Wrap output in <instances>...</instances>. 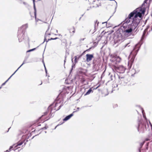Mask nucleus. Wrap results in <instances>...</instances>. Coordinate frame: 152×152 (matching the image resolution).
<instances>
[{"instance_id":"obj_1","label":"nucleus","mask_w":152,"mask_h":152,"mask_svg":"<svg viewBox=\"0 0 152 152\" xmlns=\"http://www.w3.org/2000/svg\"><path fill=\"white\" fill-rule=\"evenodd\" d=\"M148 0H145L140 6L130 13L127 18L120 24V27L114 33L113 45L132 35L134 31L140 22L146 10L145 4ZM151 0H149V1Z\"/></svg>"},{"instance_id":"obj_2","label":"nucleus","mask_w":152,"mask_h":152,"mask_svg":"<svg viewBox=\"0 0 152 152\" xmlns=\"http://www.w3.org/2000/svg\"><path fill=\"white\" fill-rule=\"evenodd\" d=\"M136 106L138 107L141 110L145 120L143 121L142 119H138V121L137 130L140 133H143L145 131H149L150 130L148 120L146 116L144 115L145 112L143 108L139 105H136Z\"/></svg>"},{"instance_id":"obj_3","label":"nucleus","mask_w":152,"mask_h":152,"mask_svg":"<svg viewBox=\"0 0 152 152\" xmlns=\"http://www.w3.org/2000/svg\"><path fill=\"white\" fill-rule=\"evenodd\" d=\"M28 24L26 23L23 25L22 27L19 28L18 32L17 37L18 38L19 42H21L23 40L28 41L29 44V37L27 34L26 35L25 34L26 29L28 28Z\"/></svg>"},{"instance_id":"obj_4","label":"nucleus","mask_w":152,"mask_h":152,"mask_svg":"<svg viewBox=\"0 0 152 152\" xmlns=\"http://www.w3.org/2000/svg\"><path fill=\"white\" fill-rule=\"evenodd\" d=\"M141 45V44L138 43L136 44L134 47L131 53V55L129 57V60L128 61V66L129 69H130L134 63V59L138 52L139 51Z\"/></svg>"},{"instance_id":"obj_5","label":"nucleus","mask_w":152,"mask_h":152,"mask_svg":"<svg viewBox=\"0 0 152 152\" xmlns=\"http://www.w3.org/2000/svg\"><path fill=\"white\" fill-rule=\"evenodd\" d=\"M128 81L127 77H125V78L118 79L117 83L118 85H125L127 83Z\"/></svg>"},{"instance_id":"obj_6","label":"nucleus","mask_w":152,"mask_h":152,"mask_svg":"<svg viewBox=\"0 0 152 152\" xmlns=\"http://www.w3.org/2000/svg\"><path fill=\"white\" fill-rule=\"evenodd\" d=\"M26 139V135H22L21 137L22 141L20 140L18 142L17 144L16 145V147H17L18 146H20L22 145L25 142Z\"/></svg>"},{"instance_id":"obj_7","label":"nucleus","mask_w":152,"mask_h":152,"mask_svg":"<svg viewBox=\"0 0 152 152\" xmlns=\"http://www.w3.org/2000/svg\"><path fill=\"white\" fill-rule=\"evenodd\" d=\"M121 60V58L119 57H117L112 59H110V61L112 62H113L116 64H117L118 63H120Z\"/></svg>"},{"instance_id":"obj_8","label":"nucleus","mask_w":152,"mask_h":152,"mask_svg":"<svg viewBox=\"0 0 152 152\" xmlns=\"http://www.w3.org/2000/svg\"><path fill=\"white\" fill-rule=\"evenodd\" d=\"M86 61L88 62L91 61L92 58H94V54H87L86 55Z\"/></svg>"},{"instance_id":"obj_9","label":"nucleus","mask_w":152,"mask_h":152,"mask_svg":"<svg viewBox=\"0 0 152 152\" xmlns=\"http://www.w3.org/2000/svg\"><path fill=\"white\" fill-rule=\"evenodd\" d=\"M77 112V111H74L72 113L66 116L63 120V122L66 121L69 119L74 115L73 113Z\"/></svg>"},{"instance_id":"obj_10","label":"nucleus","mask_w":152,"mask_h":152,"mask_svg":"<svg viewBox=\"0 0 152 152\" xmlns=\"http://www.w3.org/2000/svg\"><path fill=\"white\" fill-rule=\"evenodd\" d=\"M118 70L119 71H117L118 73H124L126 70V68L123 66L120 65L118 67Z\"/></svg>"},{"instance_id":"obj_11","label":"nucleus","mask_w":152,"mask_h":152,"mask_svg":"<svg viewBox=\"0 0 152 152\" xmlns=\"http://www.w3.org/2000/svg\"><path fill=\"white\" fill-rule=\"evenodd\" d=\"M124 73H118L117 75L118 76V79H124L125 78V77H128V76L126 74H124Z\"/></svg>"},{"instance_id":"obj_12","label":"nucleus","mask_w":152,"mask_h":152,"mask_svg":"<svg viewBox=\"0 0 152 152\" xmlns=\"http://www.w3.org/2000/svg\"><path fill=\"white\" fill-rule=\"evenodd\" d=\"M41 119V117H40L39 119L36 121V122L33 124V125L36 126H40L41 125L40 124V123L42 122Z\"/></svg>"},{"instance_id":"obj_13","label":"nucleus","mask_w":152,"mask_h":152,"mask_svg":"<svg viewBox=\"0 0 152 152\" xmlns=\"http://www.w3.org/2000/svg\"><path fill=\"white\" fill-rule=\"evenodd\" d=\"M33 1V8L34 10V16L35 17V18L36 20L37 19V10L35 6V0H32Z\"/></svg>"},{"instance_id":"obj_14","label":"nucleus","mask_w":152,"mask_h":152,"mask_svg":"<svg viewBox=\"0 0 152 152\" xmlns=\"http://www.w3.org/2000/svg\"><path fill=\"white\" fill-rule=\"evenodd\" d=\"M148 34V32L145 29L144 31L143 32L142 35L141 37V39L142 40L144 39Z\"/></svg>"},{"instance_id":"obj_15","label":"nucleus","mask_w":152,"mask_h":152,"mask_svg":"<svg viewBox=\"0 0 152 152\" xmlns=\"http://www.w3.org/2000/svg\"><path fill=\"white\" fill-rule=\"evenodd\" d=\"M82 55H77L75 56L74 57L75 61L74 63H77L78 62V60L80 58L82 57Z\"/></svg>"},{"instance_id":"obj_16","label":"nucleus","mask_w":152,"mask_h":152,"mask_svg":"<svg viewBox=\"0 0 152 152\" xmlns=\"http://www.w3.org/2000/svg\"><path fill=\"white\" fill-rule=\"evenodd\" d=\"M96 23H97V26H98V24L99 23V22H98V20H96L95 22V24H94V31L92 33V34H93L94 33V32H95L96 31Z\"/></svg>"},{"instance_id":"obj_17","label":"nucleus","mask_w":152,"mask_h":152,"mask_svg":"<svg viewBox=\"0 0 152 152\" xmlns=\"http://www.w3.org/2000/svg\"><path fill=\"white\" fill-rule=\"evenodd\" d=\"M93 90L92 88H90L87 91V92L85 94L84 96H86L90 94L91 92H93Z\"/></svg>"},{"instance_id":"obj_18","label":"nucleus","mask_w":152,"mask_h":152,"mask_svg":"<svg viewBox=\"0 0 152 152\" xmlns=\"http://www.w3.org/2000/svg\"><path fill=\"white\" fill-rule=\"evenodd\" d=\"M16 148H17L16 145L14 144L12 145L11 146L9 149L10 151L12 150L15 151L16 149Z\"/></svg>"},{"instance_id":"obj_19","label":"nucleus","mask_w":152,"mask_h":152,"mask_svg":"<svg viewBox=\"0 0 152 152\" xmlns=\"http://www.w3.org/2000/svg\"><path fill=\"white\" fill-rule=\"evenodd\" d=\"M29 55H28V56H26L25 57L24 60L23 61V62L24 63H25V64L29 63V62H28L26 61L29 58Z\"/></svg>"},{"instance_id":"obj_20","label":"nucleus","mask_w":152,"mask_h":152,"mask_svg":"<svg viewBox=\"0 0 152 152\" xmlns=\"http://www.w3.org/2000/svg\"><path fill=\"white\" fill-rule=\"evenodd\" d=\"M38 47H39V46H37V47H36V48H33L32 49L28 50L26 51V52L27 53L30 52H31L34 51V50H36V49Z\"/></svg>"},{"instance_id":"obj_21","label":"nucleus","mask_w":152,"mask_h":152,"mask_svg":"<svg viewBox=\"0 0 152 152\" xmlns=\"http://www.w3.org/2000/svg\"><path fill=\"white\" fill-rule=\"evenodd\" d=\"M114 1H115V3H116V7H115V11H114V12L113 13V14L112 15H111V16L110 17V18H109L108 19V20H109L110 19V18L111 17H112V16H113V15L115 13V12L116 11V8H117V2H116V1H115V0Z\"/></svg>"},{"instance_id":"obj_22","label":"nucleus","mask_w":152,"mask_h":152,"mask_svg":"<svg viewBox=\"0 0 152 152\" xmlns=\"http://www.w3.org/2000/svg\"><path fill=\"white\" fill-rule=\"evenodd\" d=\"M54 104V103L51 104L48 107V110H51V111L52 110V109H53V108L52 107V106H53V105Z\"/></svg>"},{"instance_id":"obj_23","label":"nucleus","mask_w":152,"mask_h":152,"mask_svg":"<svg viewBox=\"0 0 152 152\" xmlns=\"http://www.w3.org/2000/svg\"><path fill=\"white\" fill-rule=\"evenodd\" d=\"M130 42L131 41H129V42L127 43L124 46V48H125L126 47H129V46H130V45H129L130 44Z\"/></svg>"},{"instance_id":"obj_24","label":"nucleus","mask_w":152,"mask_h":152,"mask_svg":"<svg viewBox=\"0 0 152 152\" xmlns=\"http://www.w3.org/2000/svg\"><path fill=\"white\" fill-rule=\"evenodd\" d=\"M10 78L11 77H10L6 81L2 84V86H4Z\"/></svg>"},{"instance_id":"obj_25","label":"nucleus","mask_w":152,"mask_h":152,"mask_svg":"<svg viewBox=\"0 0 152 152\" xmlns=\"http://www.w3.org/2000/svg\"><path fill=\"white\" fill-rule=\"evenodd\" d=\"M59 38L58 37H55V38H51L50 39H48V40L47 41H49L51 40H56L57 39H58Z\"/></svg>"},{"instance_id":"obj_26","label":"nucleus","mask_w":152,"mask_h":152,"mask_svg":"<svg viewBox=\"0 0 152 152\" xmlns=\"http://www.w3.org/2000/svg\"><path fill=\"white\" fill-rule=\"evenodd\" d=\"M96 60L94 59L92 61V64H93V67H95L96 66Z\"/></svg>"},{"instance_id":"obj_27","label":"nucleus","mask_w":152,"mask_h":152,"mask_svg":"<svg viewBox=\"0 0 152 152\" xmlns=\"http://www.w3.org/2000/svg\"><path fill=\"white\" fill-rule=\"evenodd\" d=\"M46 34H45V36H44V41L41 44H43L44 43V42H46L47 43L48 42V41H47L48 40H47V39L46 38Z\"/></svg>"},{"instance_id":"obj_28","label":"nucleus","mask_w":152,"mask_h":152,"mask_svg":"<svg viewBox=\"0 0 152 152\" xmlns=\"http://www.w3.org/2000/svg\"><path fill=\"white\" fill-rule=\"evenodd\" d=\"M47 126V124H46L45 126V127L42 128H41V129L39 130H43V129H46L48 128V126Z\"/></svg>"},{"instance_id":"obj_29","label":"nucleus","mask_w":152,"mask_h":152,"mask_svg":"<svg viewBox=\"0 0 152 152\" xmlns=\"http://www.w3.org/2000/svg\"><path fill=\"white\" fill-rule=\"evenodd\" d=\"M94 47L91 46V47H90L89 49L86 50V52H88V51H90L91 49H94Z\"/></svg>"},{"instance_id":"obj_30","label":"nucleus","mask_w":152,"mask_h":152,"mask_svg":"<svg viewBox=\"0 0 152 152\" xmlns=\"http://www.w3.org/2000/svg\"><path fill=\"white\" fill-rule=\"evenodd\" d=\"M46 44H47V43L46 44V45H45V50H44V52L43 53V55H42V56H43V59L42 61V62L43 63V64H44V56H43V55H44V51H45V48H46Z\"/></svg>"},{"instance_id":"obj_31","label":"nucleus","mask_w":152,"mask_h":152,"mask_svg":"<svg viewBox=\"0 0 152 152\" xmlns=\"http://www.w3.org/2000/svg\"><path fill=\"white\" fill-rule=\"evenodd\" d=\"M73 70V68H71V69L70 70V72H69V75L68 76L69 77L70 76V75L72 72V71Z\"/></svg>"},{"instance_id":"obj_32","label":"nucleus","mask_w":152,"mask_h":152,"mask_svg":"<svg viewBox=\"0 0 152 152\" xmlns=\"http://www.w3.org/2000/svg\"><path fill=\"white\" fill-rule=\"evenodd\" d=\"M93 44L94 45V46H92V47H94V48L95 47H96L97 45L98 44V43H96V42H93Z\"/></svg>"},{"instance_id":"obj_33","label":"nucleus","mask_w":152,"mask_h":152,"mask_svg":"<svg viewBox=\"0 0 152 152\" xmlns=\"http://www.w3.org/2000/svg\"><path fill=\"white\" fill-rule=\"evenodd\" d=\"M48 111H47V112H45V113H44V114H43L42 116H41V117H43L44 116L46 115H47L48 113Z\"/></svg>"},{"instance_id":"obj_34","label":"nucleus","mask_w":152,"mask_h":152,"mask_svg":"<svg viewBox=\"0 0 152 152\" xmlns=\"http://www.w3.org/2000/svg\"><path fill=\"white\" fill-rule=\"evenodd\" d=\"M63 106V104H61L58 108V109L56 111H58L59 110L61 107Z\"/></svg>"},{"instance_id":"obj_35","label":"nucleus","mask_w":152,"mask_h":152,"mask_svg":"<svg viewBox=\"0 0 152 152\" xmlns=\"http://www.w3.org/2000/svg\"><path fill=\"white\" fill-rule=\"evenodd\" d=\"M76 63H73L72 66V68H75V64H76Z\"/></svg>"},{"instance_id":"obj_36","label":"nucleus","mask_w":152,"mask_h":152,"mask_svg":"<svg viewBox=\"0 0 152 152\" xmlns=\"http://www.w3.org/2000/svg\"><path fill=\"white\" fill-rule=\"evenodd\" d=\"M64 123V122H62V123H61V124H58L56 126L55 128L54 129H56V127L58 126L61 125V124H63V123Z\"/></svg>"},{"instance_id":"obj_37","label":"nucleus","mask_w":152,"mask_h":152,"mask_svg":"<svg viewBox=\"0 0 152 152\" xmlns=\"http://www.w3.org/2000/svg\"><path fill=\"white\" fill-rule=\"evenodd\" d=\"M66 57H67V56H66V55H65V59L64 60V65H65V63L66 62Z\"/></svg>"},{"instance_id":"obj_38","label":"nucleus","mask_w":152,"mask_h":152,"mask_svg":"<svg viewBox=\"0 0 152 152\" xmlns=\"http://www.w3.org/2000/svg\"><path fill=\"white\" fill-rule=\"evenodd\" d=\"M18 1L20 4H21L23 2V1L22 0H18Z\"/></svg>"},{"instance_id":"obj_39","label":"nucleus","mask_w":152,"mask_h":152,"mask_svg":"<svg viewBox=\"0 0 152 152\" xmlns=\"http://www.w3.org/2000/svg\"><path fill=\"white\" fill-rule=\"evenodd\" d=\"M86 52V50L83 51V53L81 54H80V55H82V56Z\"/></svg>"},{"instance_id":"obj_40","label":"nucleus","mask_w":152,"mask_h":152,"mask_svg":"<svg viewBox=\"0 0 152 152\" xmlns=\"http://www.w3.org/2000/svg\"><path fill=\"white\" fill-rule=\"evenodd\" d=\"M23 133H24V132H20V133L19 134H18V136H20V135H21L22 134H23Z\"/></svg>"},{"instance_id":"obj_41","label":"nucleus","mask_w":152,"mask_h":152,"mask_svg":"<svg viewBox=\"0 0 152 152\" xmlns=\"http://www.w3.org/2000/svg\"><path fill=\"white\" fill-rule=\"evenodd\" d=\"M73 31H72V32L73 33H74L75 32V29L74 27H73Z\"/></svg>"},{"instance_id":"obj_42","label":"nucleus","mask_w":152,"mask_h":152,"mask_svg":"<svg viewBox=\"0 0 152 152\" xmlns=\"http://www.w3.org/2000/svg\"><path fill=\"white\" fill-rule=\"evenodd\" d=\"M45 73L46 74V76H47V73H48V71H47V70L46 68L45 69Z\"/></svg>"},{"instance_id":"obj_43","label":"nucleus","mask_w":152,"mask_h":152,"mask_svg":"<svg viewBox=\"0 0 152 152\" xmlns=\"http://www.w3.org/2000/svg\"><path fill=\"white\" fill-rule=\"evenodd\" d=\"M26 137H27V136H26ZM28 139V138H26V140H27L26 141V142H24V145H26V142H28V140H27Z\"/></svg>"},{"instance_id":"obj_44","label":"nucleus","mask_w":152,"mask_h":152,"mask_svg":"<svg viewBox=\"0 0 152 152\" xmlns=\"http://www.w3.org/2000/svg\"><path fill=\"white\" fill-rule=\"evenodd\" d=\"M107 21H105V22H102V24H104V23H106V25L107 26Z\"/></svg>"},{"instance_id":"obj_45","label":"nucleus","mask_w":152,"mask_h":152,"mask_svg":"<svg viewBox=\"0 0 152 152\" xmlns=\"http://www.w3.org/2000/svg\"><path fill=\"white\" fill-rule=\"evenodd\" d=\"M10 151V150L9 149L8 150H7L6 151L4 152H9Z\"/></svg>"},{"instance_id":"obj_46","label":"nucleus","mask_w":152,"mask_h":152,"mask_svg":"<svg viewBox=\"0 0 152 152\" xmlns=\"http://www.w3.org/2000/svg\"><path fill=\"white\" fill-rule=\"evenodd\" d=\"M23 3L25 5H28V4L26 2H23Z\"/></svg>"},{"instance_id":"obj_47","label":"nucleus","mask_w":152,"mask_h":152,"mask_svg":"<svg viewBox=\"0 0 152 152\" xmlns=\"http://www.w3.org/2000/svg\"><path fill=\"white\" fill-rule=\"evenodd\" d=\"M25 64V63H24L23 62V63H22V64L20 65V67H21L23 64Z\"/></svg>"},{"instance_id":"obj_48","label":"nucleus","mask_w":152,"mask_h":152,"mask_svg":"<svg viewBox=\"0 0 152 152\" xmlns=\"http://www.w3.org/2000/svg\"><path fill=\"white\" fill-rule=\"evenodd\" d=\"M112 77H113V76H112V75H111L110 76V79H111V80H113V79Z\"/></svg>"},{"instance_id":"obj_49","label":"nucleus","mask_w":152,"mask_h":152,"mask_svg":"<svg viewBox=\"0 0 152 152\" xmlns=\"http://www.w3.org/2000/svg\"><path fill=\"white\" fill-rule=\"evenodd\" d=\"M66 81H67V80H66V79L65 80V83H66L67 84H69V83H68L67 82H66Z\"/></svg>"},{"instance_id":"obj_50","label":"nucleus","mask_w":152,"mask_h":152,"mask_svg":"<svg viewBox=\"0 0 152 152\" xmlns=\"http://www.w3.org/2000/svg\"><path fill=\"white\" fill-rule=\"evenodd\" d=\"M85 39V38H83V39H80V41H81V40L83 41Z\"/></svg>"},{"instance_id":"obj_51","label":"nucleus","mask_w":152,"mask_h":152,"mask_svg":"<svg viewBox=\"0 0 152 152\" xmlns=\"http://www.w3.org/2000/svg\"><path fill=\"white\" fill-rule=\"evenodd\" d=\"M15 73H13V74H12V75H11V76L10 77L11 78L12 76L13 75H14L15 74Z\"/></svg>"},{"instance_id":"obj_52","label":"nucleus","mask_w":152,"mask_h":152,"mask_svg":"<svg viewBox=\"0 0 152 152\" xmlns=\"http://www.w3.org/2000/svg\"><path fill=\"white\" fill-rule=\"evenodd\" d=\"M57 103L55 104V106H54V107H56L57 105Z\"/></svg>"},{"instance_id":"obj_53","label":"nucleus","mask_w":152,"mask_h":152,"mask_svg":"<svg viewBox=\"0 0 152 152\" xmlns=\"http://www.w3.org/2000/svg\"><path fill=\"white\" fill-rule=\"evenodd\" d=\"M80 108L79 107H77V110H76L75 111H77V112L78 111V110H79V109H80Z\"/></svg>"},{"instance_id":"obj_54","label":"nucleus","mask_w":152,"mask_h":152,"mask_svg":"<svg viewBox=\"0 0 152 152\" xmlns=\"http://www.w3.org/2000/svg\"><path fill=\"white\" fill-rule=\"evenodd\" d=\"M152 30V26H151V30H149V31H151Z\"/></svg>"},{"instance_id":"obj_55","label":"nucleus","mask_w":152,"mask_h":152,"mask_svg":"<svg viewBox=\"0 0 152 152\" xmlns=\"http://www.w3.org/2000/svg\"><path fill=\"white\" fill-rule=\"evenodd\" d=\"M20 68V67L19 66L16 70L17 71Z\"/></svg>"},{"instance_id":"obj_56","label":"nucleus","mask_w":152,"mask_h":152,"mask_svg":"<svg viewBox=\"0 0 152 152\" xmlns=\"http://www.w3.org/2000/svg\"><path fill=\"white\" fill-rule=\"evenodd\" d=\"M20 68V67L19 66L16 70L17 71Z\"/></svg>"},{"instance_id":"obj_57","label":"nucleus","mask_w":152,"mask_h":152,"mask_svg":"<svg viewBox=\"0 0 152 152\" xmlns=\"http://www.w3.org/2000/svg\"><path fill=\"white\" fill-rule=\"evenodd\" d=\"M99 86H98L97 87H96V88H94L93 89V90H94V89H97V88H98Z\"/></svg>"},{"instance_id":"obj_58","label":"nucleus","mask_w":152,"mask_h":152,"mask_svg":"<svg viewBox=\"0 0 152 152\" xmlns=\"http://www.w3.org/2000/svg\"><path fill=\"white\" fill-rule=\"evenodd\" d=\"M99 86H98L97 87H96V88H94L93 89V90H94V89H97V88H98Z\"/></svg>"},{"instance_id":"obj_59","label":"nucleus","mask_w":152,"mask_h":152,"mask_svg":"<svg viewBox=\"0 0 152 152\" xmlns=\"http://www.w3.org/2000/svg\"><path fill=\"white\" fill-rule=\"evenodd\" d=\"M2 86V84H1V86H0V89L1 88L2 86Z\"/></svg>"},{"instance_id":"obj_60","label":"nucleus","mask_w":152,"mask_h":152,"mask_svg":"<svg viewBox=\"0 0 152 152\" xmlns=\"http://www.w3.org/2000/svg\"><path fill=\"white\" fill-rule=\"evenodd\" d=\"M96 5H97V7H99V5L98 4H96Z\"/></svg>"},{"instance_id":"obj_61","label":"nucleus","mask_w":152,"mask_h":152,"mask_svg":"<svg viewBox=\"0 0 152 152\" xmlns=\"http://www.w3.org/2000/svg\"><path fill=\"white\" fill-rule=\"evenodd\" d=\"M50 117H49L48 119H47L46 120V121H47L48 120H49V119H50Z\"/></svg>"},{"instance_id":"obj_62","label":"nucleus","mask_w":152,"mask_h":152,"mask_svg":"<svg viewBox=\"0 0 152 152\" xmlns=\"http://www.w3.org/2000/svg\"><path fill=\"white\" fill-rule=\"evenodd\" d=\"M10 127L8 129V131H7V132L9 131V130L10 129Z\"/></svg>"},{"instance_id":"obj_63","label":"nucleus","mask_w":152,"mask_h":152,"mask_svg":"<svg viewBox=\"0 0 152 152\" xmlns=\"http://www.w3.org/2000/svg\"><path fill=\"white\" fill-rule=\"evenodd\" d=\"M149 26H148L147 27V29H148L149 28Z\"/></svg>"},{"instance_id":"obj_64","label":"nucleus","mask_w":152,"mask_h":152,"mask_svg":"<svg viewBox=\"0 0 152 152\" xmlns=\"http://www.w3.org/2000/svg\"><path fill=\"white\" fill-rule=\"evenodd\" d=\"M81 17H80L79 18V20H80V19H81Z\"/></svg>"}]
</instances>
